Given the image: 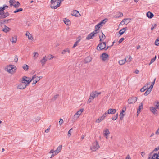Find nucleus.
I'll return each mask as SVG.
<instances>
[{"label":"nucleus","mask_w":159,"mask_h":159,"mask_svg":"<svg viewBox=\"0 0 159 159\" xmlns=\"http://www.w3.org/2000/svg\"><path fill=\"white\" fill-rule=\"evenodd\" d=\"M126 107H124L120 114V116L121 120H122L124 116L125 115V111H126Z\"/></svg>","instance_id":"nucleus-17"},{"label":"nucleus","mask_w":159,"mask_h":159,"mask_svg":"<svg viewBox=\"0 0 159 159\" xmlns=\"http://www.w3.org/2000/svg\"><path fill=\"white\" fill-rule=\"evenodd\" d=\"M47 57L48 58V59H49V60H51L54 58V56H53L52 55L49 54L48 55Z\"/></svg>","instance_id":"nucleus-53"},{"label":"nucleus","mask_w":159,"mask_h":159,"mask_svg":"<svg viewBox=\"0 0 159 159\" xmlns=\"http://www.w3.org/2000/svg\"><path fill=\"white\" fill-rule=\"evenodd\" d=\"M109 114L107 111H106L103 115L101 117L104 119Z\"/></svg>","instance_id":"nucleus-37"},{"label":"nucleus","mask_w":159,"mask_h":159,"mask_svg":"<svg viewBox=\"0 0 159 159\" xmlns=\"http://www.w3.org/2000/svg\"><path fill=\"white\" fill-rule=\"evenodd\" d=\"M110 131L109 129H105L103 131V135L105 137L106 139H107L108 138V135L110 134Z\"/></svg>","instance_id":"nucleus-15"},{"label":"nucleus","mask_w":159,"mask_h":159,"mask_svg":"<svg viewBox=\"0 0 159 159\" xmlns=\"http://www.w3.org/2000/svg\"><path fill=\"white\" fill-rule=\"evenodd\" d=\"M98 34L99 37L100 41V42L105 39V36L103 34L102 31H100V32L98 33Z\"/></svg>","instance_id":"nucleus-13"},{"label":"nucleus","mask_w":159,"mask_h":159,"mask_svg":"<svg viewBox=\"0 0 159 159\" xmlns=\"http://www.w3.org/2000/svg\"><path fill=\"white\" fill-rule=\"evenodd\" d=\"M131 20V19L130 18H127L125 19L120 22V25H127L130 21Z\"/></svg>","instance_id":"nucleus-11"},{"label":"nucleus","mask_w":159,"mask_h":159,"mask_svg":"<svg viewBox=\"0 0 159 159\" xmlns=\"http://www.w3.org/2000/svg\"><path fill=\"white\" fill-rule=\"evenodd\" d=\"M137 98L135 97H132L129 98L128 100V102L129 104H133L135 103L137 101Z\"/></svg>","instance_id":"nucleus-10"},{"label":"nucleus","mask_w":159,"mask_h":159,"mask_svg":"<svg viewBox=\"0 0 159 159\" xmlns=\"http://www.w3.org/2000/svg\"><path fill=\"white\" fill-rule=\"evenodd\" d=\"M108 55L106 53H103L102 54L101 57L103 61H105L108 59Z\"/></svg>","instance_id":"nucleus-20"},{"label":"nucleus","mask_w":159,"mask_h":159,"mask_svg":"<svg viewBox=\"0 0 159 159\" xmlns=\"http://www.w3.org/2000/svg\"><path fill=\"white\" fill-rule=\"evenodd\" d=\"M72 130V128L68 132V135L70 137L71 135V130Z\"/></svg>","instance_id":"nucleus-55"},{"label":"nucleus","mask_w":159,"mask_h":159,"mask_svg":"<svg viewBox=\"0 0 159 159\" xmlns=\"http://www.w3.org/2000/svg\"><path fill=\"white\" fill-rule=\"evenodd\" d=\"M43 78L42 76L38 77L36 75H34L32 77L31 79L32 81L33 80V85L35 84L38 81Z\"/></svg>","instance_id":"nucleus-5"},{"label":"nucleus","mask_w":159,"mask_h":159,"mask_svg":"<svg viewBox=\"0 0 159 159\" xmlns=\"http://www.w3.org/2000/svg\"><path fill=\"white\" fill-rule=\"evenodd\" d=\"M9 13L8 12H6L5 13L4 12V14L2 16V17L3 18H5L6 17L9 16Z\"/></svg>","instance_id":"nucleus-40"},{"label":"nucleus","mask_w":159,"mask_h":159,"mask_svg":"<svg viewBox=\"0 0 159 159\" xmlns=\"http://www.w3.org/2000/svg\"><path fill=\"white\" fill-rule=\"evenodd\" d=\"M118 117V113H117L116 115L112 117V119L113 120H115Z\"/></svg>","instance_id":"nucleus-45"},{"label":"nucleus","mask_w":159,"mask_h":159,"mask_svg":"<svg viewBox=\"0 0 159 159\" xmlns=\"http://www.w3.org/2000/svg\"><path fill=\"white\" fill-rule=\"evenodd\" d=\"M104 119L101 116L99 118L97 119L96 120V122L97 123H99L101 121H102Z\"/></svg>","instance_id":"nucleus-36"},{"label":"nucleus","mask_w":159,"mask_h":159,"mask_svg":"<svg viewBox=\"0 0 159 159\" xmlns=\"http://www.w3.org/2000/svg\"><path fill=\"white\" fill-rule=\"evenodd\" d=\"M8 7V6L6 4L4 5L3 7H0V15H2L4 14V11L5 9Z\"/></svg>","instance_id":"nucleus-16"},{"label":"nucleus","mask_w":159,"mask_h":159,"mask_svg":"<svg viewBox=\"0 0 159 159\" xmlns=\"http://www.w3.org/2000/svg\"><path fill=\"white\" fill-rule=\"evenodd\" d=\"M63 123V120L61 118L60 119V120L59 121V124L60 126Z\"/></svg>","instance_id":"nucleus-51"},{"label":"nucleus","mask_w":159,"mask_h":159,"mask_svg":"<svg viewBox=\"0 0 159 159\" xmlns=\"http://www.w3.org/2000/svg\"><path fill=\"white\" fill-rule=\"evenodd\" d=\"M25 35L28 37L29 40H32L33 39V38L32 34L28 31H26Z\"/></svg>","instance_id":"nucleus-22"},{"label":"nucleus","mask_w":159,"mask_h":159,"mask_svg":"<svg viewBox=\"0 0 159 159\" xmlns=\"http://www.w3.org/2000/svg\"><path fill=\"white\" fill-rule=\"evenodd\" d=\"M106 42H101L97 47V49L98 50H100L103 49H105L106 47Z\"/></svg>","instance_id":"nucleus-8"},{"label":"nucleus","mask_w":159,"mask_h":159,"mask_svg":"<svg viewBox=\"0 0 159 159\" xmlns=\"http://www.w3.org/2000/svg\"><path fill=\"white\" fill-rule=\"evenodd\" d=\"M126 57H125L124 59H122L119 61L118 63L120 65H122L124 64L126 62Z\"/></svg>","instance_id":"nucleus-27"},{"label":"nucleus","mask_w":159,"mask_h":159,"mask_svg":"<svg viewBox=\"0 0 159 159\" xmlns=\"http://www.w3.org/2000/svg\"><path fill=\"white\" fill-rule=\"evenodd\" d=\"M146 15L148 18L150 19L152 18L154 16L153 14L150 11H148Z\"/></svg>","instance_id":"nucleus-28"},{"label":"nucleus","mask_w":159,"mask_h":159,"mask_svg":"<svg viewBox=\"0 0 159 159\" xmlns=\"http://www.w3.org/2000/svg\"><path fill=\"white\" fill-rule=\"evenodd\" d=\"M119 16L116 17V18H119V17H122L123 16V14L121 12H119Z\"/></svg>","instance_id":"nucleus-54"},{"label":"nucleus","mask_w":159,"mask_h":159,"mask_svg":"<svg viewBox=\"0 0 159 159\" xmlns=\"http://www.w3.org/2000/svg\"><path fill=\"white\" fill-rule=\"evenodd\" d=\"M155 134L157 135H159V128L155 132Z\"/></svg>","instance_id":"nucleus-62"},{"label":"nucleus","mask_w":159,"mask_h":159,"mask_svg":"<svg viewBox=\"0 0 159 159\" xmlns=\"http://www.w3.org/2000/svg\"><path fill=\"white\" fill-rule=\"evenodd\" d=\"M152 91V89H150L149 88H148L147 90V91L145 92L144 93V95L145 96H147L151 92V91Z\"/></svg>","instance_id":"nucleus-35"},{"label":"nucleus","mask_w":159,"mask_h":159,"mask_svg":"<svg viewBox=\"0 0 159 159\" xmlns=\"http://www.w3.org/2000/svg\"><path fill=\"white\" fill-rule=\"evenodd\" d=\"M155 80H156V78H155L154 79L153 81L152 82L150 87L149 88L150 89H151L152 90V88H153V85L155 83Z\"/></svg>","instance_id":"nucleus-47"},{"label":"nucleus","mask_w":159,"mask_h":159,"mask_svg":"<svg viewBox=\"0 0 159 159\" xmlns=\"http://www.w3.org/2000/svg\"><path fill=\"white\" fill-rule=\"evenodd\" d=\"M97 34H97L96 33L93 31L90 34H89L86 37V39L88 40L91 39H93L94 37L97 36Z\"/></svg>","instance_id":"nucleus-12"},{"label":"nucleus","mask_w":159,"mask_h":159,"mask_svg":"<svg viewBox=\"0 0 159 159\" xmlns=\"http://www.w3.org/2000/svg\"><path fill=\"white\" fill-rule=\"evenodd\" d=\"M47 60L48 57L46 56H45L40 60V62L42 66H43L45 65Z\"/></svg>","instance_id":"nucleus-18"},{"label":"nucleus","mask_w":159,"mask_h":159,"mask_svg":"<svg viewBox=\"0 0 159 159\" xmlns=\"http://www.w3.org/2000/svg\"><path fill=\"white\" fill-rule=\"evenodd\" d=\"M58 96V95H55L54 96V97L52 98V100H55L56 98H57Z\"/></svg>","instance_id":"nucleus-59"},{"label":"nucleus","mask_w":159,"mask_h":159,"mask_svg":"<svg viewBox=\"0 0 159 159\" xmlns=\"http://www.w3.org/2000/svg\"><path fill=\"white\" fill-rule=\"evenodd\" d=\"M23 69L25 71L27 70L29 68V66L26 64H24L23 66Z\"/></svg>","instance_id":"nucleus-41"},{"label":"nucleus","mask_w":159,"mask_h":159,"mask_svg":"<svg viewBox=\"0 0 159 159\" xmlns=\"http://www.w3.org/2000/svg\"><path fill=\"white\" fill-rule=\"evenodd\" d=\"M83 109H81L74 115L73 120L75 121L77 119L80 117V115L82 113L83 111Z\"/></svg>","instance_id":"nucleus-6"},{"label":"nucleus","mask_w":159,"mask_h":159,"mask_svg":"<svg viewBox=\"0 0 159 159\" xmlns=\"http://www.w3.org/2000/svg\"><path fill=\"white\" fill-rule=\"evenodd\" d=\"M15 66L13 65H11L8 66L7 67V71L11 74L14 73L15 71Z\"/></svg>","instance_id":"nucleus-7"},{"label":"nucleus","mask_w":159,"mask_h":159,"mask_svg":"<svg viewBox=\"0 0 159 159\" xmlns=\"http://www.w3.org/2000/svg\"><path fill=\"white\" fill-rule=\"evenodd\" d=\"M67 52H68V53H70V50L68 48H66L64 49L62 53L63 54H65Z\"/></svg>","instance_id":"nucleus-38"},{"label":"nucleus","mask_w":159,"mask_h":159,"mask_svg":"<svg viewBox=\"0 0 159 159\" xmlns=\"http://www.w3.org/2000/svg\"><path fill=\"white\" fill-rule=\"evenodd\" d=\"M10 5L11 6L13 5V3H14L15 2V0H10L9 1Z\"/></svg>","instance_id":"nucleus-52"},{"label":"nucleus","mask_w":159,"mask_h":159,"mask_svg":"<svg viewBox=\"0 0 159 159\" xmlns=\"http://www.w3.org/2000/svg\"><path fill=\"white\" fill-rule=\"evenodd\" d=\"M124 39L123 38H121L119 41L118 42L119 43H120Z\"/></svg>","instance_id":"nucleus-57"},{"label":"nucleus","mask_w":159,"mask_h":159,"mask_svg":"<svg viewBox=\"0 0 159 159\" xmlns=\"http://www.w3.org/2000/svg\"><path fill=\"white\" fill-rule=\"evenodd\" d=\"M71 15L75 16H80L79 12L77 10H74L71 13Z\"/></svg>","instance_id":"nucleus-23"},{"label":"nucleus","mask_w":159,"mask_h":159,"mask_svg":"<svg viewBox=\"0 0 159 159\" xmlns=\"http://www.w3.org/2000/svg\"><path fill=\"white\" fill-rule=\"evenodd\" d=\"M100 148V146L98 142L96 141L94 142L92 146L90 147V149L93 152L96 151Z\"/></svg>","instance_id":"nucleus-3"},{"label":"nucleus","mask_w":159,"mask_h":159,"mask_svg":"<svg viewBox=\"0 0 159 159\" xmlns=\"http://www.w3.org/2000/svg\"><path fill=\"white\" fill-rule=\"evenodd\" d=\"M159 150V147H158L154 149L152 152L149 154V156H151L153 152L154 151H157Z\"/></svg>","instance_id":"nucleus-42"},{"label":"nucleus","mask_w":159,"mask_h":159,"mask_svg":"<svg viewBox=\"0 0 159 159\" xmlns=\"http://www.w3.org/2000/svg\"><path fill=\"white\" fill-rule=\"evenodd\" d=\"M126 57V61L127 62H129L131 61V58L130 56H127Z\"/></svg>","instance_id":"nucleus-44"},{"label":"nucleus","mask_w":159,"mask_h":159,"mask_svg":"<svg viewBox=\"0 0 159 159\" xmlns=\"http://www.w3.org/2000/svg\"><path fill=\"white\" fill-rule=\"evenodd\" d=\"M150 110L151 112L155 115H157L158 114V110L152 107H150Z\"/></svg>","instance_id":"nucleus-14"},{"label":"nucleus","mask_w":159,"mask_h":159,"mask_svg":"<svg viewBox=\"0 0 159 159\" xmlns=\"http://www.w3.org/2000/svg\"><path fill=\"white\" fill-rule=\"evenodd\" d=\"M109 114H114L116 111V110L115 109L109 108L107 111Z\"/></svg>","instance_id":"nucleus-21"},{"label":"nucleus","mask_w":159,"mask_h":159,"mask_svg":"<svg viewBox=\"0 0 159 159\" xmlns=\"http://www.w3.org/2000/svg\"><path fill=\"white\" fill-rule=\"evenodd\" d=\"M81 38L80 37H78L77 39V41L79 43L80 41L81 40Z\"/></svg>","instance_id":"nucleus-61"},{"label":"nucleus","mask_w":159,"mask_h":159,"mask_svg":"<svg viewBox=\"0 0 159 159\" xmlns=\"http://www.w3.org/2000/svg\"><path fill=\"white\" fill-rule=\"evenodd\" d=\"M62 145H60L58 146L57 149L54 150L53 149H51L49 152V153H52L50 158H52L55 156L57 155L59 153L62 149Z\"/></svg>","instance_id":"nucleus-1"},{"label":"nucleus","mask_w":159,"mask_h":159,"mask_svg":"<svg viewBox=\"0 0 159 159\" xmlns=\"http://www.w3.org/2000/svg\"><path fill=\"white\" fill-rule=\"evenodd\" d=\"M17 40V36H14L12 37V38L10 39V41L12 43H16Z\"/></svg>","instance_id":"nucleus-25"},{"label":"nucleus","mask_w":159,"mask_h":159,"mask_svg":"<svg viewBox=\"0 0 159 159\" xmlns=\"http://www.w3.org/2000/svg\"><path fill=\"white\" fill-rule=\"evenodd\" d=\"M143 106L142 103H141L140 105L139 106L138 110L139 111H140V110L143 109Z\"/></svg>","instance_id":"nucleus-48"},{"label":"nucleus","mask_w":159,"mask_h":159,"mask_svg":"<svg viewBox=\"0 0 159 159\" xmlns=\"http://www.w3.org/2000/svg\"><path fill=\"white\" fill-rule=\"evenodd\" d=\"M155 44L156 46L159 45V39L158 38L155 42Z\"/></svg>","instance_id":"nucleus-50"},{"label":"nucleus","mask_w":159,"mask_h":159,"mask_svg":"<svg viewBox=\"0 0 159 159\" xmlns=\"http://www.w3.org/2000/svg\"><path fill=\"white\" fill-rule=\"evenodd\" d=\"M91 97H90L89 98V99L88 102V103H90L92 102V100H93L92 98H91Z\"/></svg>","instance_id":"nucleus-60"},{"label":"nucleus","mask_w":159,"mask_h":159,"mask_svg":"<svg viewBox=\"0 0 159 159\" xmlns=\"http://www.w3.org/2000/svg\"><path fill=\"white\" fill-rule=\"evenodd\" d=\"M126 159H131L130 158V156L129 154H128L127 155Z\"/></svg>","instance_id":"nucleus-64"},{"label":"nucleus","mask_w":159,"mask_h":159,"mask_svg":"<svg viewBox=\"0 0 159 159\" xmlns=\"http://www.w3.org/2000/svg\"><path fill=\"white\" fill-rule=\"evenodd\" d=\"M154 105L155 107H154V108H156V109L157 110H159V102H155L154 103Z\"/></svg>","instance_id":"nucleus-34"},{"label":"nucleus","mask_w":159,"mask_h":159,"mask_svg":"<svg viewBox=\"0 0 159 159\" xmlns=\"http://www.w3.org/2000/svg\"><path fill=\"white\" fill-rule=\"evenodd\" d=\"M107 19H105L102 21L101 22L98 23V25L100 26H102L104 24L105 22L107 21Z\"/></svg>","instance_id":"nucleus-32"},{"label":"nucleus","mask_w":159,"mask_h":159,"mask_svg":"<svg viewBox=\"0 0 159 159\" xmlns=\"http://www.w3.org/2000/svg\"><path fill=\"white\" fill-rule=\"evenodd\" d=\"M20 5V3L19 2L17 1L16 2V4L14 5L13 6L15 8H17L19 7Z\"/></svg>","instance_id":"nucleus-43"},{"label":"nucleus","mask_w":159,"mask_h":159,"mask_svg":"<svg viewBox=\"0 0 159 159\" xmlns=\"http://www.w3.org/2000/svg\"><path fill=\"white\" fill-rule=\"evenodd\" d=\"M63 0H58L57 5L56 6H54V3L56 2V0H51V5L50 6L51 8L54 9L57 8L58 7L60 6V4L61 3L62 1Z\"/></svg>","instance_id":"nucleus-2"},{"label":"nucleus","mask_w":159,"mask_h":159,"mask_svg":"<svg viewBox=\"0 0 159 159\" xmlns=\"http://www.w3.org/2000/svg\"><path fill=\"white\" fill-rule=\"evenodd\" d=\"M39 54L36 52H34L33 53V58L34 60L36 59L39 57Z\"/></svg>","instance_id":"nucleus-33"},{"label":"nucleus","mask_w":159,"mask_h":159,"mask_svg":"<svg viewBox=\"0 0 159 159\" xmlns=\"http://www.w3.org/2000/svg\"><path fill=\"white\" fill-rule=\"evenodd\" d=\"M101 94V92H98L97 91L92 92L90 94V97L92 98L93 99L95 98L98 96V95Z\"/></svg>","instance_id":"nucleus-9"},{"label":"nucleus","mask_w":159,"mask_h":159,"mask_svg":"<svg viewBox=\"0 0 159 159\" xmlns=\"http://www.w3.org/2000/svg\"><path fill=\"white\" fill-rule=\"evenodd\" d=\"M159 156V155L157 153H154L153 154L152 157H151V156L149 157V159H158Z\"/></svg>","instance_id":"nucleus-24"},{"label":"nucleus","mask_w":159,"mask_h":159,"mask_svg":"<svg viewBox=\"0 0 159 159\" xmlns=\"http://www.w3.org/2000/svg\"><path fill=\"white\" fill-rule=\"evenodd\" d=\"M31 81V79L30 78L25 76H24L22 78L21 82L27 85L28 84H29Z\"/></svg>","instance_id":"nucleus-4"},{"label":"nucleus","mask_w":159,"mask_h":159,"mask_svg":"<svg viewBox=\"0 0 159 159\" xmlns=\"http://www.w3.org/2000/svg\"><path fill=\"white\" fill-rule=\"evenodd\" d=\"M27 86V84L22 83L17 86V88L18 89H23L25 88Z\"/></svg>","instance_id":"nucleus-19"},{"label":"nucleus","mask_w":159,"mask_h":159,"mask_svg":"<svg viewBox=\"0 0 159 159\" xmlns=\"http://www.w3.org/2000/svg\"><path fill=\"white\" fill-rule=\"evenodd\" d=\"M100 26H99L98 24H97L95 27V30L94 31V32L96 33L97 34H98V33L100 31L99 30V29L100 28Z\"/></svg>","instance_id":"nucleus-29"},{"label":"nucleus","mask_w":159,"mask_h":159,"mask_svg":"<svg viewBox=\"0 0 159 159\" xmlns=\"http://www.w3.org/2000/svg\"><path fill=\"white\" fill-rule=\"evenodd\" d=\"M64 23L67 25H69L70 24V21L67 19L65 18L63 20Z\"/></svg>","instance_id":"nucleus-30"},{"label":"nucleus","mask_w":159,"mask_h":159,"mask_svg":"<svg viewBox=\"0 0 159 159\" xmlns=\"http://www.w3.org/2000/svg\"><path fill=\"white\" fill-rule=\"evenodd\" d=\"M127 28H124L121 29L119 31V34L120 35H122L126 30Z\"/></svg>","instance_id":"nucleus-31"},{"label":"nucleus","mask_w":159,"mask_h":159,"mask_svg":"<svg viewBox=\"0 0 159 159\" xmlns=\"http://www.w3.org/2000/svg\"><path fill=\"white\" fill-rule=\"evenodd\" d=\"M157 26V25L156 24H155L153 25H152L151 28V30H152L154 29L155 28H156Z\"/></svg>","instance_id":"nucleus-56"},{"label":"nucleus","mask_w":159,"mask_h":159,"mask_svg":"<svg viewBox=\"0 0 159 159\" xmlns=\"http://www.w3.org/2000/svg\"><path fill=\"white\" fill-rule=\"evenodd\" d=\"M147 89L146 86H144L142 88L140 91L141 92H143Z\"/></svg>","instance_id":"nucleus-46"},{"label":"nucleus","mask_w":159,"mask_h":159,"mask_svg":"<svg viewBox=\"0 0 159 159\" xmlns=\"http://www.w3.org/2000/svg\"><path fill=\"white\" fill-rule=\"evenodd\" d=\"M79 43V42H78L77 41H76L75 43V44H74L73 47V48H75V47H76L77 45V44H78V43Z\"/></svg>","instance_id":"nucleus-58"},{"label":"nucleus","mask_w":159,"mask_h":159,"mask_svg":"<svg viewBox=\"0 0 159 159\" xmlns=\"http://www.w3.org/2000/svg\"><path fill=\"white\" fill-rule=\"evenodd\" d=\"M156 58V56H155V57L154 58L152 59L151 60L149 64V65H150L152 63H153L155 60Z\"/></svg>","instance_id":"nucleus-49"},{"label":"nucleus","mask_w":159,"mask_h":159,"mask_svg":"<svg viewBox=\"0 0 159 159\" xmlns=\"http://www.w3.org/2000/svg\"><path fill=\"white\" fill-rule=\"evenodd\" d=\"M91 58L89 57H88L85 58V61L86 62H89L91 61Z\"/></svg>","instance_id":"nucleus-39"},{"label":"nucleus","mask_w":159,"mask_h":159,"mask_svg":"<svg viewBox=\"0 0 159 159\" xmlns=\"http://www.w3.org/2000/svg\"><path fill=\"white\" fill-rule=\"evenodd\" d=\"M17 11L18 12H20V11H23V9L21 8H19L18 9H17Z\"/></svg>","instance_id":"nucleus-63"},{"label":"nucleus","mask_w":159,"mask_h":159,"mask_svg":"<svg viewBox=\"0 0 159 159\" xmlns=\"http://www.w3.org/2000/svg\"><path fill=\"white\" fill-rule=\"evenodd\" d=\"M10 29L7 26L4 25V27L2 28V30L5 33H7L9 31Z\"/></svg>","instance_id":"nucleus-26"}]
</instances>
